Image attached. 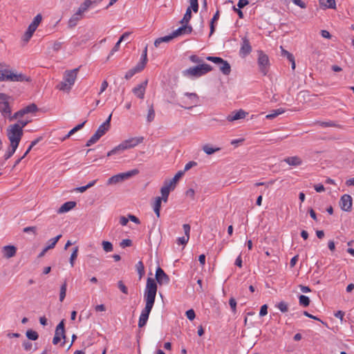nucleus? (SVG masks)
<instances>
[{
    "label": "nucleus",
    "mask_w": 354,
    "mask_h": 354,
    "mask_svg": "<svg viewBox=\"0 0 354 354\" xmlns=\"http://www.w3.org/2000/svg\"><path fill=\"white\" fill-rule=\"evenodd\" d=\"M157 292V283L152 278L149 277L147 280L146 288L144 292L145 306L142 309L138 320V327L145 326L149 319V314L155 304Z\"/></svg>",
    "instance_id": "1"
},
{
    "label": "nucleus",
    "mask_w": 354,
    "mask_h": 354,
    "mask_svg": "<svg viewBox=\"0 0 354 354\" xmlns=\"http://www.w3.org/2000/svg\"><path fill=\"white\" fill-rule=\"evenodd\" d=\"M31 78L25 74L12 69L5 62H0V82H30Z\"/></svg>",
    "instance_id": "2"
},
{
    "label": "nucleus",
    "mask_w": 354,
    "mask_h": 354,
    "mask_svg": "<svg viewBox=\"0 0 354 354\" xmlns=\"http://www.w3.org/2000/svg\"><path fill=\"white\" fill-rule=\"evenodd\" d=\"M80 68V66L73 70L66 71L64 73L63 81L59 82L56 86V88L60 91L68 93L75 82Z\"/></svg>",
    "instance_id": "3"
},
{
    "label": "nucleus",
    "mask_w": 354,
    "mask_h": 354,
    "mask_svg": "<svg viewBox=\"0 0 354 354\" xmlns=\"http://www.w3.org/2000/svg\"><path fill=\"white\" fill-rule=\"evenodd\" d=\"M144 140L142 136L131 138L122 141L120 145L115 147L113 149L107 153V156H111L113 155L120 154L124 150L133 148L142 143Z\"/></svg>",
    "instance_id": "4"
},
{
    "label": "nucleus",
    "mask_w": 354,
    "mask_h": 354,
    "mask_svg": "<svg viewBox=\"0 0 354 354\" xmlns=\"http://www.w3.org/2000/svg\"><path fill=\"white\" fill-rule=\"evenodd\" d=\"M212 71V67L207 64H201L190 67L183 71L184 76L198 77Z\"/></svg>",
    "instance_id": "5"
},
{
    "label": "nucleus",
    "mask_w": 354,
    "mask_h": 354,
    "mask_svg": "<svg viewBox=\"0 0 354 354\" xmlns=\"http://www.w3.org/2000/svg\"><path fill=\"white\" fill-rule=\"evenodd\" d=\"M10 100H12L11 96L0 93V113L5 118H8L12 113V109L10 105Z\"/></svg>",
    "instance_id": "6"
},
{
    "label": "nucleus",
    "mask_w": 354,
    "mask_h": 354,
    "mask_svg": "<svg viewBox=\"0 0 354 354\" xmlns=\"http://www.w3.org/2000/svg\"><path fill=\"white\" fill-rule=\"evenodd\" d=\"M7 136L10 141L20 142L23 136V129H21L19 124L10 125L7 129Z\"/></svg>",
    "instance_id": "7"
},
{
    "label": "nucleus",
    "mask_w": 354,
    "mask_h": 354,
    "mask_svg": "<svg viewBox=\"0 0 354 354\" xmlns=\"http://www.w3.org/2000/svg\"><path fill=\"white\" fill-rule=\"evenodd\" d=\"M257 53V63L259 68V71L263 74V75H266L268 73L270 67V61L268 56L266 54H265L262 50H258Z\"/></svg>",
    "instance_id": "8"
},
{
    "label": "nucleus",
    "mask_w": 354,
    "mask_h": 354,
    "mask_svg": "<svg viewBox=\"0 0 354 354\" xmlns=\"http://www.w3.org/2000/svg\"><path fill=\"white\" fill-rule=\"evenodd\" d=\"M206 59L210 62H214L216 64H220V71L223 73V74L225 75H230L231 72V66L230 64L226 61L219 57H213V56H207Z\"/></svg>",
    "instance_id": "9"
},
{
    "label": "nucleus",
    "mask_w": 354,
    "mask_h": 354,
    "mask_svg": "<svg viewBox=\"0 0 354 354\" xmlns=\"http://www.w3.org/2000/svg\"><path fill=\"white\" fill-rule=\"evenodd\" d=\"M86 6V4L82 3L77 11L71 16L68 22L69 28H74L77 24L78 21L83 18L84 13L88 10Z\"/></svg>",
    "instance_id": "10"
},
{
    "label": "nucleus",
    "mask_w": 354,
    "mask_h": 354,
    "mask_svg": "<svg viewBox=\"0 0 354 354\" xmlns=\"http://www.w3.org/2000/svg\"><path fill=\"white\" fill-rule=\"evenodd\" d=\"M353 200L348 194H344L339 201V205L342 210L350 212L352 209Z\"/></svg>",
    "instance_id": "11"
},
{
    "label": "nucleus",
    "mask_w": 354,
    "mask_h": 354,
    "mask_svg": "<svg viewBox=\"0 0 354 354\" xmlns=\"http://www.w3.org/2000/svg\"><path fill=\"white\" fill-rule=\"evenodd\" d=\"M155 277L157 283H158L160 285L168 284L169 283V276L160 267H158L156 269Z\"/></svg>",
    "instance_id": "12"
},
{
    "label": "nucleus",
    "mask_w": 354,
    "mask_h": 354,
    "mask_svg": "<svg viewBox=\"0 0 354 354\" xmlns=\"http://www.w3.org/2000/svg\"><path fill=\"white\" fill-rule=\"evenodd\" d=\"M148 81L146 80L141 84L137 85L132 89L133 93L139 99H144L146 87L147 86Z\"/></svg>",
    "instance_id": "13"
},
{
    "label": "nucleus",
    "mask_w": 354,
    "mask_h": 354,
    "mask_svg": "<svg viewBox=\"0 0 354 354\" xmlns=\"http://www.w3.org/2000/svg\"><path fill=\"white\" fill-rule=\"evenodd\" d=\"M252 51V46L250 41L247 37L242 38V44L239 50V55L242 57L248 55Z\"/></svg>",
    "instance_id": "14"
},
{
    "label": "nucleus",
    "mask_w": 354,
    "mask_h": 354,
    "mask_svg": "<svg viewBox=\"0 0 354 354\" xmlns=\"http://www.w3.org/2000/svg\"><path fill=\"white\" fill-rule=\"evenodd\" d=\"M185 95H187L189 100L190 102H187L186 101H184L183 102L186 104L185 106H182V107L186 109H191L192 107L197 105L198 102V97L196 93H186Z\"/></svg>",
    "instance_id": "15"
},
{
    "label": "nucleus",
    "mask_w": 354,
    "mask_h": 354,
    "mask_svg": "<svg viewBox=\"0 0 354 354\" xmlns=\"http://www.w3.org/2000/svg\"><path fill=\"white\" fill-rule=\"evenodd\" d=\"M193 30V28L191 26H189L187 24H182V26L177 28L176 30L172 32L173 36L174 38L179 37L183 35H188L190 34Z\"/></svg>",
    "instance_id": "16"
},
{
    "label": "nucleus",
    "mask_w": 354,
    "mask_h": 354,
    "mask_svg": "<svg viewBox=\"0 0 354 354\" xmlns=\"http://www.w3.org/2000/svg\"><path fill=\"white\" fill-rule=\"evenodd\" d=\"M111 116L112 114H110L108 118L106 120V121L104 122L101 125H100V127L95 131L97 133H98V135L100 137L104 136L109 130L111 126L110 123L111 120Z\"/></svg>",
    "instance_id": "17"
},
{
    "label": "nucleus",
    "mask_w": 354,
    "mask_h": 354,
    "mask_svg": "<svg viewBox=\"0 0 354 354\" xmlns=\"http://www.w3.org/2000/svg\"><path fill=\"white\" fill-rule=\"evenodd\" d=\"M247 114L248 113L245 111L240 109L239 111H235L232 112L230 114H229L227 116L226 119L229 122H233L235 120H238L244 118Z\"/></svg>",
    "instance_id": "18"
},
{
    "label": "nucleus",
    "mask_w": 354,
    "mask_h": 354,
    "mask_svg": "<svg viewBox=\"0 0 354 354\" xmlns=\"http://www.w3.org/2000/svg\"><path fill=\"white\" fill-rule=\"evenodd\" d=\"M183 228L185 236L177 239V243L178 245H185L189 239L190 225L189 224H184Z\"/></svg>",
    "instance_id": "19"
},
{
    "label": "nucleus",
    "mask_w": 354,
    "mask_h": 354,
    "mask_svg": "<svg viewBox=\"0 0 354 354\" xmlns=\"http://www.w3.org/2000/svg\"><path fill=\"white\" fill-rule=\"evenodd\" d=\"M3 257L9 259L15 256L17 248L14 245H6L2 248Z\"/></svg>",
    "instance_id": "20"
},
{
    "label": "nucleus",
    "mask_w": 354,
    "mask_h": 354,
    "mask_svg": "<svg viewBox=\"0 0 354 354\" xmlns=\"http://www.w3.org/2000/svg\"><path fill=\"white\" fill-rule=\"evenodd\" d=\"M174 189H171V186H169L168 184L164 182V185L160 189V193L162 196L160 197L161 201H163L165 203L167 202L169 194L171 190H174Z\"/></svg>",
    "instance_id": "21"
},
{
    "label": "nucleus",
    "mask_w": 354,
    "mask_h": 354,
    "mask_svg": "<svg viewBox=\"0 0 354 354\" xmlns=\"http://www.w3.org/2000/svg\"><path fill=\"white\" fill-rule=\"evenodd\" d=\"M145 68L144 66H142L141 64H140L139 63L137 64V65L136 66H134L133 68H131L130 70H129L125 75H124V78L127 79V80H129L131 79L135 74L138 73H140L141 72L143 69Z\"/></svg>",
    "instance_id": "22"
},
{
    "label": "nucleus",
    "mask_w": 354,
    "mask_h": 354,
    "mask_svg": "<svg viewBox=\"0 0 354 354\" xmlns=\"http://www.w3.org/2000/svg\"><path fill=\"white\" fill-rule=\"evenodd\" d=\"M55 336H57L61 339H65V328H64V320H62L56 327Z\"/></svg>",
    "instance_id": "23"
},
{
    "label": "nucleus",
    "mask_w": 354,
    "mask_h": 354,
    "mask_svg": "<svg viewBox=\"0 0 354 354\" xmlns=\"http://www.w3.org/2000/svg\"><path fill=\"white\" fill-rule=\"evenodd\" d=\"M75 205L76 203L75 201L66 202L59 208L57 212L59 214L67 212L74 208Z\"/></svg>",
    "instance_id": "24"
},
{
    "label": "nucleus",
    "mask_w": 354,
    "mask_h": 354,
    "mask_svg": "<svg viewBox=\"0 0 354 354\" xmlns=\"http://www.w3.org/2000/svg\"><path fill=\"white\" fill-rule=\"evenodd\" d=\"M284 161L291 166H299L302 163V160L299 156L288 157L284 159Z\"/></svg>",
    "instance_id": "25"
},
{
    "label": "nucleus",
    "mask_w": 354,
    "mask_h": 354,
    "mask_svg": "<svg viewBox=\"0 0 354 354\" xmlns=\"http://www.w3.org/2000/svg\"><path fill=\"white\" fill-rule=\"evenodd\" d=\"M184 174V171H179L174 177L169 180H165V183L169 185V186L171 187V189H174L176 187V183L178 181L179 178Z\"/></svg>",
    "instance_id": "26"
},
{
    "label": "nucleus",
    "mask_w": 354,
    "mask_h": 354,
    "mask_svg": "<svg viewBox=\"0 0 354 354\" xmlns=\"http://www.w3.org/2000/svg\"><path fill=\"white\" fill-rule=\"evenodd\" d=\"M173 39H174V37L173 36V34L171 32L169 35H166V36L161 37L156 39L154 41V46L156 47H158L160 44H162L163 42H169Z\"/></svg>",
    "instance_id": "27"
},
{
    "label": "nucleus",
    "mask_w": 354,
    "mask_h": 354,
    "mask_svg": "<svg viewBox=\"0 0 354 354\" xmlns=\"http://www.w3.org/2000/svg\"><path fill=\"white\" fill-rule=\"evenodd\" d=\"M319 2L321 7H324V8H336L335 0H319Z\"/></svg>",
    "instance_id": "28"
},
{
    "label": "nucleus",
    "mask_w": 354,
    "mask_h": 354,
    "mask_svg": "<svg viewBox=\"0 0 354 354\" xmlns=\"http://www.w3.org/2000/svg\"><path fill=\"white\" fill-rule=\"evenodd\" d=\"M316 124H319L322 127H336L339 129H342V126L337 124L334 121H328V122H322V121H317Z\"/></svg>",
    "instance_id": "29"
},
{
    "label": "nucleus",
    "mask_w": 354,
    "mask_h": 354,
    "mask_svg": "<svg viewBox=\"0 0 354 354\" xmlns=\"http://www.w3.org/2000/svg\"><path fill=\"white\" fill-rule=\"evenodd\" d=\"M123 181L124 180L122 178V176L120 173L109 178V180H107L106 185H115Z\"/></svg>",
    "instance_id": "30"
},
{
    "label": "nucleus",
    "mask_w": 354,
    "mask_h": 354,
    "mask_svg": "<svg viewBox=\"0 0 354 354\" xmlns=\"http://www.w3.org/2000/svg\"><path fill=\"white\" fill-rule=\"evenodd\" d=\"M192 18V10L191 8H187L183 19L180 21V24H184L189 22Z\"/></svg>",
    "instance_id": "31"
},
{
    "label": "nucleus",
    "mask_w": 354,
    "mask_h": 354,
    "mask_svg": "<svg viewBox=\"0 0 354 354\" xmlns=\"http://www.w3.org/2000/svg\"><path fill=\"white\" fill-rule=\"evenodd\" d=\"M153 211L156 214L157 217H160V211L161 207V199L160 196L156 198V201L153 204Z\"/></svg>",
    "instance_id": "32"
},
{
    "label": "nucleus",
    "mask_w": 354,
    "mask_h": 354,
    "mask_svg": "<svg viewBox=\"0 0 354 354\" xmlns=\"http://www.w3.org/2000/svg\"><path fill=\"white\" fill-rule=\"evenodd\" d=\"M220 149H221L219 147L214 148V147H211L209 145H205L203 147V151L205 153H207V155L213 154L214 153L220 151Z\"/></svg>",
    "instance_id": "33"
},
{
    "label": "nucleus",
    "mask_w": 354,
    "mask_h": 354,
    "mask_svg": "<svg viewBox=\"0 0 354 354\" xmlns=\"http://www.w3.org/2000/svg\"><path fill=\"white\" fill-rule=\"evenodd\" d=\"M61 237H62V234H59L57 236H55L53 239H50L48 241V245L46 246L47 248V249L50 250V249L54 248L56 243L58 242V241L60 239Z\"/></svg>",
    "instance_id": "34"
},
{
    "label": "nucleus",
    "mask_w": 354,
    "mask_h": 354,
    "mask_svg": "<svg viewBox=\"0 0 354 354\" xmlns=\"http://www.w3.org/2000/svg\"><path fill=\"white\" fill-rule=\"evenodd\" d=\"M219 18V11L217 10L214 15L213 16L211 21H210V32L209 36H211L215 31L214 22L217 21Z\"/></svg>",
    "instance_id": "35"
},
{
    "label": "nucleus",
    "mask_w": 354,
    "mask_h": 354,
    "mask_svg": "<svg viewBox=\"0 0 354 354\" xmlns=\"http://www.w3.org/2000/svg\"><path fill=\"white\" fill-rule=\"evenodd\" d=\"M139 173V171L137 169H132L130 171H128L124 173H120L122 176V178L124 180L130 178L131 177L137 175Z\"/></svg>",
    "instance_id": "36"
},
{
    "label": "nucleus",
    "mask_w": 354,
    "mask_h": 354,
    "mask_svg": "<svg viewBox=\"0 0 354 354\" xmlns=\"http://www.w3.org/2000/svg\"><path fill=\"white\" fill-rule=\"evenodd\" d=\"M37 109H38L37 105L34 103H32L22 109L25 115L30 113H35L37 111Z\"/></svg>",
    "instance_id": "37"
},
{
    "label": "nucleus",
    "mask_w": 354,
    "mask_h": 354,
    "mask_svg": "<svg viewBox=\"0 0 354 354\" xmlns=\"http://www.w3.org/2000/svg\"><path fill=\"white\" fill-rule=\"evenodd\" d=\"M136 268L139 274V279H140L145 274V266L142 261H138L136 265Z\"/></svg>",
    "instance_id": "38"
},
{
    "label": "nucleus",
    "mask_w": 354,
    "mask_h": 354,
    "mask_svg": "<svg viewBox=\"0 0 354 354\" xmlns=\"http://www.w3.org/2000/svg\"><path fill=\"white\" fill-rule=\"evenodd\" d=\"M285 112V110L282 108H279L275 110H273L271 113L267 115L266 118L267 119H273L278 116L279 115Z\"/></svg>",
    "instance_id": "39"
},
{
    "label": "nucleus",
    "mask_w": 354,
    "mask_h": 354,
    "mask_svg": "<svg viewBox=\"0 0 354 354\" xmlns=\"http://www.w3.org/2000/svg\"><path fill=\"white\" fill-rule=\"evenodd\" d=\"M299 302L301 306L307 307L310 305V300L308 297L301 295L299 297Z\"/></svg>",
    "instance_id": "40"
},
{
    "label": "nucleus",
    "mask_w": 354,
    "mask_h": 354,
    "mask_svg": "<svg viewBox=\"0 0 354 354\" xmlns=\"http://www.w3.org/2000/svg\"><path fill=\"white\" fill-rule=\"evenodd\" d=\"M155 118V111L153 104L149 106L148 113L147 115V120L148 122H151Z\"/></svg>",
    "instance_id": "41"
},
{
    "label": "nucleus",
    "mask_w": 354,
    "mask_h": 354,
    "mask_svg": "<svg viewBox=\"0 0 354 354\" xmlns=\"http://www.w3.org/2000/svg\"><path fill=\"white\" fill-rule=\"evenodd\" d=\"M148 59H147V46H145L142 54L141 55V58L140 62H138L140 64H141L142 66L145 67L147 63Z\"/></svg>",
    "instance_id": "42"
},
{
    "label": "nucleus",
    "mask_w": 354,
    "mask_h": 354,
    "mask_svg": "<svg viewBox=\"0 0 354 354\" xmlns=\"http://www.w3.org/2000/svg\"><path fill=\"white\" fill-rule=\"evenodd\" d=\"M24 115V111L21 109L19 111L15 112L13 115H12L11 113L10 115L8 117V119L9 120V121H13L14 120L23 117Z\"/></svg>",
    "instance_id": "43"
},
{
    "label": "nucleus",
    "mask_w": 354,
    "mask_h": 354,
    "mask_svg": "<svg viewBox=\"0 0 354 354\" xmlns=\"http://www.w3.org/2000/svg\"><path fill=\"white\" fill-rule=\"evenodd\" d=\"M101 137L96 132L91 137V138L87 141L86 146L89 147L95 142H97Z\"/></svg>",
    "instance_id": "44"
},
{
    "label": "nucleus",
    "mask_w": 354,
    "mask_h": 354,
    "mask_svg": "<svg viewBox=\"0 0 354 354\" xmlns=\"http://www.w3.org/2000/svg\"><path fill=\"white\" fill-rule=\"evenodd\" d=\"M26 335V337L30 340H37L39 337L38 333L32 330H28Z\"/></svg>",
    "instance_id": "45"
},
{
    "label": "nucleus",
    "mask_w": 354,
    "mask_h": 354,
    "mask_svg": "<svg viewBox=\"0 0 354 354\" xmlns=\"http://www.w3.org/2000/svg\"><path fill=\"white\" fill-rule=\"evenodd\" d=\"M66 287H67L66 282H64L60 287V293H59V301H63L66 297Z\"/></svg>",
    "instance_id": "46"
},
{
    "label": "nucleus",
    "mask_w": 354,
    "mask_h": 354,
    "mask_svg": "<svg viewBox=\"0 0 354 354\" xmlns=\"http://www.w3.org/2000/svg\"><path fill=\"white\" fill-rule=\"evenodd\" d=\"M77 253H78V247L76 246L73 248V251L70 257V263L72 267L74 266V261L77 257Z\"/></svg>",
    "instance_id": "47"
},
{
    "label": "nucleus",
    "mask_w": 354,
    "mask_h": 354,
    "mask_svg": "<svg viewBox=\"0 0 354 354\" xmlns=\"http://www.w3.org/2000/svg\"><path fill=\"white\" fill-rule=\"evenodd\" d=\"M102 245L104 250L106 252H109L113 250V245L111 242L106 241H103L102 243Z\"/></svg>",
    "instance_id": "48"
},
{
    "label": "nucleus",
    "mask_w": 354,
    "mask_h": 354,
    "mask_svg": "<svg viewBox=\"0 0 354 354\" xmlns=\"http://www.w3.org/2000/svg\"><path fill=\"white\" fill-rule=\"evenodd\" d=\"M277 308L282 313H286L288 310V304L285 301H280L277 305Z\"/></svg>",
    "instance_id": "49"
},
{
    "label": "nucleus",
    "mask_w": 354,
    "mask_h": 354,
    "mask_svg": "<svg viewBox=\"0 0 354 354\" xmlns=\"http://www.w3.org/2000/svg\"><path fill=\"white\" fill-rule=\"evenodd\" d=\"M118 288L120 290V291L122 292H123L124 294H126L127 295L128 294V288L127 287L124 285V283H123L122 281H119L118 282Z\"/></svg>",
    "instance_id": "50"
},
{
    "label": "nucleus",
    "mask_w": 354,
    "mask_h": 354,
    "mask_svg": "<svg viewBox=\"0 0 354 354\" xmlns=\"http://www.w3.org/2000/svg\"><path fill=\"white\" fill-rule=\"evenodd\" d=\"M41 20H42V16H41V14H38V15H37L34 17V19H33L32 21L31 22V24H32V25L35 26L36 27H38V26H39V24L41 23Z\"/></svg>",
    "instance_id": "51"
},
{
    "label": "nucleus",
    "mask_w": 354,
    "mask_h": 354,
    "mask_svg": "<svg viewBox=\"0 0 354 354\" xmlns=\"http://www.w3.org/2000/svg\"><path fill=\"white\" fill-rule=\"evenodd\" d=\"M191 10H193L194 12H197L198 10V0H190Z\"/></svg>",
    "instance_id": "52"
},
{
    "label": "nucleus",
    "mask_w": 354,
    "mask_h": 354,
    "mask_svg": "<svg viewBox=\"0 0 354 354\" xmlns=\"http://www.w3.org/2000/svg\"><path fill=\"white\" fill-rule=\"evenodd\" d=\"M131 245L132 241L128 239L122 240L120 243V247H122V248H124L126 247H130L131 246Z\"/></svg>",
    "instance_id": "53"
},
{
    "label": "nucleus",
    "mask_w": 354,
    "mask_h": 354,
    "mask_svg": "<svg viewBox=\"0 0 354 354\" xmlns=\"http://www.w3.org/2000/svg\"><path fill=\"white\" fill-rule=\"evenodd\" d=\"M281 55L282 56H286L288 60L292 59V57H294V56L292 53H290L288 51H287L286 50H285L282 46H281Z\"/></svg>",
    "instance_id": "54"
},
{
    "label": "nucleus",
    "mask_w": 354,
    "mask_h": 354,
    "mask_svg": "<svg viewBox=\"0 0 354 354\" xmlns=\"http://www.w3.org/2000/svg\"><path fill=\"white\" fill-rule=\"evenodd\" d=\"M185 315H186L187 319H189V320L194 319V318L196 317L195 312L193 309H189V310H187L185 313Z\"/></svg>",
    "instance_id": "55"
},
{
    "label": "nucleus",
    "mask_w": 354,
    "mask_h": 354,
    "mask_svg": "<svg viewBox=\"0 0 354 354\" xmlns=\"http://www.w3.org/2000/svg\"><path fill=\"white\" fill-rule=\"evenodd\" d=\"M197 165V162H195V161H189V162H187L185 166V168H184V170L183 171H187L188 170H189L191 168H192L193 167H195Z\"/></svg>",
    "instance_id": "56"
},
{
    "label": "nucleus",
    "mask_w": 354,
    "mask_h": 354,
    "mask_svg": "<svg viewBox=\"0 0 354 354\" xmlns=\"http://www.w3.org/2000/svg\"><path fill=\"white\" fill-rule=\"evenodd\" d=\"M189 59L194 63H197V64H201V63L203 62V59L201 57H199L198 56L195 55H191L189 57Z\"/></svg>",
    "instance_id": "57"
},
{
    "label": "nucleus",
    "mask_w": 354,
    "mask_h": 354,
    "mask_svg": "<svg viewBox=\"0 0 354 354\" xmlns=\"http://www.w3.org/2000/svg\"><path fill=\"white\" fill-rule=\"evenodd\" d=\"M229 304L230 306V308L232 310V312H236V301L234 298L231 297L229 300Z\"/></svg>",
    "instance_id": "58"
},
{
    "label": "nucleus",
    "mask_w": 354,
    "mask_h": 354,
    "mask_svg": "<svg viewBox=\"0 0 354 354\" xmlns=\"http://www.w3.org/2000/svg\"><path fill=\"white\" fill-rule=\"evenodd\" d=\"M23 232H26V233H28L29 232H32L34 234H37V227H35V226L26 227L24 228Z\"/></svg>",
    "instance_id": "59"
},
{
    "label": "nucleus",
    "mask_w": 354,
    "mask_h": 354,
    "mask_svg": "<svg viewBox=\"0 0 354 354\" xmlns=\"http://www.w3.org/2000/svg\"><path fill=\"white\" fill-rule=\"evenodd\" d=\"M122 41L120 40H118V42L115 44L114 47L112 48L110 55L108 56V59L110 57V56L113 55L115 52H117L119 50L120 43Z\"/></svg>",
    "instance_id": "60"
},
{
    "label": "nucleus",
    "mask_w": 354,
    "mask_h": 354,
    "mask_svg": "<svg viewBox=\"0 0 354 354\" xmlns=\"http://www.w3.org/2000/svg\"><path fill=\"white\" fill-rule=\"evenodd\" d=\"M275 182V180H271L268 182H266V183H264V182H259V183H255V186H261V185H265L267 187H268L269 186L273 185Z\"/></svg>",
    "instance_id": "61"
},
{
    "label": "nucleus",
    "mask_w": 354,
    "mask_h": 354,
    "mask_svg": "<svg viewBox=\"0 0 354 354\" xmlns=\"http://www.w3.org/2000/svg\"><path fill=\"white\" fill-rule=\"evenodd\" d=\"M268 313V306L266 304L263 305L260 308L259 315L263 317Z\"/></svg>",
    "instance_id": "62"
},
{
    "label": "nucleus",
    "mask_w": 354,
    "mask_h": 354,
    "mask_svg": "<svg viewBox=\"0 0 354 354\" xmlns=\"http://www.w3.org/2000/svg\"><path fill=\"white\" fill-rule=\"evenodd\" d=\"M10 145L9 149H10V150L15 153L19 146V142H14V141H10Z\"/></svg>",
    "instance_id": "63"
},
{
    "label": "nucleus",
    "mask_w": 354,
    "mask_h": 354,
    "mask_svg": "<svg viewBox=\"0 0 354 354\" xmlns=\"http://www.w3.org/2000/svg\"><path fill=\"white\" fill-rule=\"evenodd\" d=\"M185 194L187 197H190L191 198L194 199V195H195V191L194 190V189L189 188L186 191Z\"/></svg>",
    "instance_id": "64"
}]
</instances>
